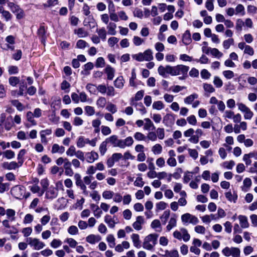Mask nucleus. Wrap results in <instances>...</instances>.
I'll list each match as a JSON object with an SVG mask.
<instances>
[{
	"label": "nucleus",
	"mask_w": 257,
	"mask_h": 257,
	"mask_svg": "<svg viewBox=\"0 0 257 257\" xmlns=\"http://www.w3.org/2000/svg\"><path fill=\"white\" fill-rule=\"evenodd\" d=\"M198 97V94L196 93L191 94L189 96L186 97L185 98H184V102L186 104H190L191 103H192L194 99L197 98Z\"/></svg>",
	"instance_id": "36"
},
{
	"label": "nucleus",
	"mask_w": 257,
	"mask_h": 257,
	"mask_svg": "<svg viewBox=\"0 0 257 257\" xmlns=\"http://www.w3.org/2000/svg\"><path fill=\"white\" fill-rule=\"evenodd\" d=\"M74 33L76 34L79 38H85L88 35V32L85 30L83 28H80L78 29H75Z\"/></svg>",
	"instance_id": "18"
},
{
	"label": "nucleus",
	"mask_w": 257,
	"mask_h": 257,
	"mask_svg": "<svg viewBox=\"0 0 257 257\" xmlns=\"http://www.w3.org/2000/svg\"><path fill=\"white\" fill-rule=\"evenodd\" d=\"M26 154V151L25 150H21L18 155V163H17V167L21 166L23 163L24 158L23 157Z\"/></svg>",
	"instance_id": "42"
},
{
	"label": "nucleus",
	"mask_w": 257,
	"mask_h": 257,
	"mask_svg": "<svg viewBox=\"0 0 257 257\" xmlns=\"http://www.w3.org/2000/svg\"><path fill=\"white\" fill-rule=\"evenodd\" d=\"M132 41L136 46H139L145 43V40L138 36H134Z\"/></svg>",
	"instance_id": "34"
},
{
	"label": "nucleus",
	"mask_w": 257,
	"mask_h": 257,
	"mask_svg": "<svg viewBox=\"0 0 257 257\" xmlns=\"http://www.w3.org/2000/svg\"><path fill=\"white\" fill-rule=\"evenodd\" d=\"M238 218L241 228H246L249 227V223L246 216L240 215L238 216Z\"/></svg>",
	"instance_id": "13"
},
{
	"label": "nucleus",
	"mask_w": 257,
	"mask_h": 257,
	"mask_svg": "<svg viewBox=\"0 0 257 257\" xmlns=\"http://www.w3.org/2000/svg\"><path fill=\"white\" fill-rule=\"evenodd\" d=\"M181 231H182V239L185 241L187 242L189 241L190 239V235L188 233V231L185 228H182L181 229Z\"/></svg>",
	"instance_id": "45"
},
{
	"label": "nucleus",
	"mask_w": 257,
	"mask_h": 257,
	"mask_svg": "<svg viewBox=\"0 0 257 257\" xmlns=\"http://www.w3.org/2000/svg\"><path fill=\"white\" fill-rule=\"evenodd\" d=\"M114 195V192L110 190H105L102 193V197L105 199H111Z\"/></svg>",
	"instance_id": "49"
},
{
	"label": "nucleus",
	"mask_w": 257,
	"mask_h": 257,
	"mask_svg": "<svg viewBox=\"0 0 257 257\" xmlns=\"http://www.w3.org/2000/svg\"><path fill=\"white\" fill-rule=\"evenodd\" d=\"M203 135V131L201 128H197L194 131L193 128H190L184 132L185 137L190 138L188 141L194 144L199 142V138Z\"/></svg>",
	"instance_id": "2"
},
{
	"label": "nucleus",
	"mask_w": 257,
	"mask_h": 257,
	"mask_svg": "<svg viewBox=\"0 0 257 257\" xmlns=\"http://www.w3.org/2000/svg\"><path fill=\"white\" fill-rule=\"evenodd\" d=\"M222 74L223 76L228 79H232L234 77V74L233 71L231 70H225L223 71Z\"/></svg>",
	"instance_id": "61"
},
{
	"label": "nucleus",
	"mask_w": 257,
	"mask_h": 257,
	"mask_svg": "<svg viewBox=\"0 0 257 257\" xmlns=\"http://www.w3.org/2000/svg\"><path fill=\"white\" fill-rule=\"evenodd\" d=\"M104 221L110 228L114 227L116 223L113 218H112L111 216L109 215H105L104 217Z\"/></svg>",
	"instance_id": "26"
},
{
	"label": "nucleus",
	"mask_w": 257,
	"mask_h": 257,
	"mask_svg": "<svg viewBox=\"0 0 257 257\" xmlns=\"http://www.w3.org/2000/svg\"><path fill=\"white\" fill-rule=\"evenodd\" d=\"M156 134L160 140H163L165 138V131L163 128L158 127L156 130Z\"/></svg>",
	"instance_id": "56"
},
{
	"label": "nucleus",
	"mask_w": 257,
	"mask_h": 257,
	"mask_svg": "<svg viewBox=\"0 0 257 257\" xmlns=\"http://www.w3.org/2000/svg\"><path fill=\"white\" fill-rule=\"evenodd\" d=\"M3 167L8 170L15 169L16 168V163L15 162H4L3 164Z\"/></svg>",
	"instance_id": "37"
},
{
	"label": "nucleus",
	"mask_w": 257,
	"mask_h": 257,
	"mask_svg": "<svg viewBox=\"0 0 257 257\" xmlns=\"http://www.w3.org/2000/svg\"><path fill=\"white\" fill-rule=\"evenodd\" d=\"M27 242L35 250H40L45 246L44 243L36 238H28Z\"/></svg>",
	"instance_id": "7"
},
{
	"label": "nucleus",
	"mask_w": 257,
	"mask_h": 257,
	"mask_svg": "<svg viewBox=\"0 0 257 257\" xmlns=\"http://www.w3.org/2000/svg\"><path fill=\"white\" fill-rule=\"evenodd\" d=\"M133 105L137 107V110L139 111L142 114H145L147 113V110L142 102L133 103Z\"/></svg>",
	"instance_id": "32"
},
{
	"label": "nucleus",
	"mask_w": 257,
	"mask_h": 257,
	"mask_svg": "<svg viewBox=\"0 0 257 257\" xmlns=\"http://www.w3.org/2000/svg\"><path fill=\"white\" fill-rule=\"evenodd\" d=\"M107 144L109 143L113 145L114 147H117V144L118 142L119 139L116 135H112L110 137L107 138L105 140Z\"/></svg>",
	"instance_id": "20"
},
{
	"label": "nucleus",
	"mask_w": 257,
	"mask_h": 257,
	"mask_svg": "<svg viewBox=\"0 0 257 257\" xmlns=\"http://www.w3.org/2000/svg\"><path fill=\"white\" fill-rule=\"evenodd\" d=\"M64 242L67 243L69 246L72 248L75 247L78 244L77 242L72 238H66Z\"/></svg>",
	"instance_id": "55"
},
{
	"label": "nucleus",
	"mask_w": 257,
	"mask_h": 257,
	"mask_svg": "<svg viewBox=\"0 0 257 257\" xmlns=\"http://www.w3.org/2000/svg\"><path fill=\"white\" fill-rule=\"evenodd\" d=\"M131 238L132 239L134 245L137 248H140L141 245L139 234L133 233L131 235Z\"/></svg>",
	"instance_id": "21"
},
{
	"label": "nucleus",
	"mask_w": 257,
	"mask_h": 257,
	"mask_svg": "<svg viewBox=\"0 0 257 257\" xmlns=\"http://www.w3.org/2000/svg\"><path fill=\"white\" fill-rule=\"evenodd\" d=\"M203 88L205 92L207 93H213L215 91V88L213 87V86L210 84L208 83H204L203 84Z\"/></svg>",
	"instance_id": "51"
},
{
	"label": "nucleus",
	"mask_w": 257,
	"mask_h": 257,
	"mask_svg": "<svg viewBox=\"0 0 257 257\" xmlns=\"http://www.w3.org/2000/svg\"><path fill=\"white\" fill-rule=\"evenodd\" d=\"M152 107L154 109L160 110L164 108L165 105L162 101L158 100L153 102Z\"/></svg>",
	"instance_id": "33"
},
{
	"label": "nucleus",
	"mask_w": 257,
	"mask_h": 257,
	"mask_svg": "<svg viewBox=\"0 0 257 257\" xmlns=\"http://www.w3.org/2000/svg\"><path fill=\"white\" fill-rule=\"evenodd\" d=\"M124 79L122 76L118 77L114 81V85L115 87L122 89L124 85Z\"/></svg>",
	"instance_id": "24"
},
{
	"label": "nucleus",
	"mask_w": 257,
	"mask_h": 257,
	"mask_svg": "<svg viewBox=\"0 0 257 257\" xmlns=\"http://www.w3.org/2000/svg\"><path fill=\"white\" fill-rule=\"evenodd\" d=\"M38 35L41 37L42 42L45 41L46 38V30L44 26H41L38 31Z\"/></svg>",
	"instance_id": "47"
},
{
	"label": "nucleus",
	"mask_w": 257,
	"mask_h": 257,
	"mask_svg": "<svg viewBox=\"0 0 257 257\" xmlns=\"http://www.w3.org/2000/svg\"><path fill=\"white\" fill-rule=\"evenodd\" d=\"M107 143L105 141L102 142L99 148V152L102 156H103L107 151Z\"/></svg>",
	"instance_id": "50"
},
{
	"label": "nucleus",
	"mask_w": 257,
	"mask_h": 257,
	"mask_svg": "<svg viewBox=\"0 0 257 257\" xmlns=\"http://www.w3.org/2000/svg\"><path fill=\"white\" fill-rule=\"evenodd\" d=\"M191 41L190 32L189 30H186L183 35L182 42L185 45H187L190 44Z\"/></svg>",
	"instance_id": "17"
},
{
	"label": "nucleus",
	"mask_w": 257,
	"mask_h": 257,
	"mask_svg": "<svg viewBox=\"0 0 257 257\" xmlns=\"http://www.w3.org/2000/svg\"><path fill=\"white\" fill-rule=\"evenodd\" d=\"M95 66L96 67H103L105 66V60L103 57H98L95 63Z\"/></svg>",
	"instance_id": "60"
},
{
	"label": "nucleus",
	"mask_w": 257,
	"mask_h": 257,
	"mask_svg": "<svg viewBox=\"0 0 257 257\" xmlns=\"http://www.w3.org/2000/svg\"><path fill=\"white\" fill-rule=\"evenodd\" d=\"M188 122L192 125H196L197 124V119L195 115H191L187 117Z\"/></svg>",
	"instance_id": "63"
},
{
	"label": "nucleus",
	"mask_w": 257,
	"mask_h": 257,
	"mask_svg": "<svg viewBox=\"0 0 257 257\" xmlns=\"http://www.w3.org/2000/svg\"><path fill=\"white\" fill-rule=\"evenodd\" d=\"M144 95V91L143 90H140L138 91L135 94V96L134 98H132L131 100V104H133V103H135L134 101H139L141 100Z\"/></svg>",
	"instance_id": "35"
},
{
	"label": "nucleus",
	"mask_w": 257,
	"mask_h": 257,
	"mask_svg": "<svg viewBox=\"0 0 257 257\" xmlns=\"http://www.w3.org/2000/svg\"><path fill=\"white\" fill-rule=\"evenodd\" d=\"M133 59L139 62L150 61L154 58L153 52L150 49H147L143 53L140 52L132 55Z\"/></svg>",
	"instance_id": "4"
},
{
	"label": "nucleus",
	"mask_w": 257,
	"mask_h": 257,
	"mask_svg": "<svg viewBox=\"0 0 257 257\" xmlns=\"http://www.w3.org/2000/svg\"><path fill=\"white\" fill-rule=\"evenodd\" d=\"M235 15L240 14L241 16H243L245 14L244 8L241 4H238L235 10Z\"/></svg>",
	"instance_id": "40"
},
{
	"label": "nucleus",
	"mask_w": 257,
	"mask_h": 257,
	"mask_svg": "<svg viewBox=\"0 0 257 257\" xmlns=\"http://www.w3.org/2000/svg\"><path fill=\"white\" fill-rule=\"evenodd\" d=\"M191 214L188 213H185L181 216V220L184 224L190 223Z\"/></svg>",
	"instance_id": "43"
},
{
	"label": "nucleus",
	"mask_w": 257,
	"mask_h": 257,
	"mask_svg": "<svg viewBox=\"0 0 257 257\" xmlns=\"http://www.w3.org/2000/svg\"><path fill=\"white\" fill-rule=\"evenodd\" d=\"M151 227L155 229L156 231L161 232L162 227L160 221L158 219L153 220L151 224Z\"/></svg>",
	"instance_id": "30"
},
{
	"label": "nucleus",
	"mask_w": 257,
	"mask_h": 257,
	"mask_svg": "<svg viewBox=\"0 0 257 257\" xmlns=\"http://www.w3.org/2000/svg\"><path fill=\"white\" fill-rule=\"evenodd\" d=\"M177 224L176 217L175 215H174L171 217L169 221V223L167 225L166 228L168 231L172 229V228L175 227Z\"/></svg>",
	"instance_id": "29"
},
{
	"label": "nucleus",
	"mask_w": 257,
	"mask_h": 257,
	"mask_svg": "<svg viewBox=\"0 0 257 257\" xmlns=\"http://www.w3.org/2000/svg\"><path fill=\"white\" fill-rule=\"evenodd\" d=\"M65 151V148L62 146H59L57 144H54L52 147L51 152L52 154L60 153L63 154Z\"/></svg>",
	"instance_id": "15"
},
{
	"label": "nucleus",
	"mask_w": 257,
	"mask_h": 257,
	"mask_svg": "<svg viewBox=\"0 0 257 257\" xmlns=\"http://www.w3.org/2000/svg\"><path fill=\"white\" fill-rule=\"evenodd\" d=\"M163 151L162 146L159 144H156L151 148V151L153 154L159 155L162 153Z\"/></svg>",
	"instance_id": "25"
},
{
	"label": "nucleus",
	"mask_w": 257,
	"mask_h": 257,
	"mask_svg": "<svg viewBox=\"0 0 257 257\" xmlns=\"http://www.w3.org/2000/svg\"><path fill=\"white\" fill-rule=\"evenodd\" d=\"M96 32L98 35L99 38L103 40H105L106 38V32L104 28H102L96 30Z\"/></svg>",
	"instance_id": "41"
},
{
	"label": "nucleus",
	"mask_w": 257,
	"mask_h": 257,
	"mask_svg": "<svg viewBox=\"0 0 257 257\" xmlns=\"http://www.w3.org/2000/svg\"><path fill=\"white\" fill-rule=\"evenodd\" d=\"M101 240V237L99 235L90 234L86 238V240L89 243L95 244Z\"/></svg>",
	"instance_id": "12"
},
{
	"label": "nucleus",
	"mask_w": 257,
	"mask_h": 257,
	"mask_svg": "<svg viewBox=\"0 0 257 257\" xmlns=\"http://www.w3.org/2000/svg\"><path fill=\"white\" fill-rule=\"evenodd\" d=\"M238 109L243 113L244 118L246 120H250L253 116V112L251 109L242 102H238L236 104Z\"/></svg>",
	"instance_id": "5"
},
{
	"label": "nucleus",
	"mask_w": 257,
	"mask_h": 257,
	"mask_svg": "<svg viewBox=\"0 0 257 257\" xmlns=\"http://www.w3.org/2000/svg\"><path fill=\"white\" fill-rule=\"evenodd\" d=\"M20 193L17 194V199H22L24 198H27L30 195L29 192L26 193L25 188L23 186L19 187Z\"/></svg>",
	"instance_id": "16"
},
{
	"label": "nucleus",
	"mask_w": 257,
	"mask_h": 257,
	"mask_svg": "<svg viewBox=\"0 0 257 257\" xmlns=\"http://www.w3.org/2000/svg\"><path fill=\"white\" fill-rule=\"evenodd\" d=\"M225 196L226 198L228 199V200H229V201H233L234 202H235L237 198L236 195H233L230 191L225 193Z\"/></svg>",
	"instance_id": "58"
},
{
	"label": "nucleus",
	"mask_w": 257,
	"mask_h": 257,
	"mask_svg": "<svg viewBox=\"0 0 257 257\" xmlns=\"http://www.w3.org/2000/svg\"><path fill=\"white\" fill-rule=\"evenodd\" d=\"M251 184L252 182L251 179L249 178H245L243 182V186L241 187L242 190L244 192L248 191Z\"/></svg>",
	"instance_id": "19"
},
{
	"label": "nucleus",
	"mask_w": 257,
	"mask_h": 257,
	"mask_svg": "<svg viewBox=\"0 0 257 257\" xmlns=\"http://www.w3.org/2000/svg\"><path fill=\"white\" fill-rule=\"evenodd\" d=\"M7 216L8 219L11 220V222H13L15 219V210L9 209L7 210Z\"/></svg>",
	"instance_id": "54"
},
{
	"label": "nucleus",
	"mask_w": 257,
	"mask_h": 257,
	"mask_svg": "<svg viewBox=\"0 0 257 257\" xmlns=\"http://www.w3.org/2000/svg\"><path fill=\"white\" fill-rule=\"evenodd\" d=\"M106 109L112 114L115 113L117 111L116 106L111 102L107 103L106 106Z\"/></svg>",
	"instance_id": "39"
},
{
	"label": "nucleus",
	"mask_w": 257,
	"mask_h": 257,
	"mask_svg": "<svg viewBox=\"0 0 257 257\" xmlns=\"http://www.w3.org/2000/svg\"><path fill=\"white\" fill-rule=\"evenodd\" d=\"M214 0H206L205 2V8L209 11H212L214 10Z\"/></svg>",
	"instance_id": "59"
},
{
	"label": "nucleus",
	"mask_w": 257,
	"mask_h": 257,
	"mask_svg": "<svg viewBox=\"0 0 257 257\" xmlns=\"http://www.w3.org/2000/svg\"><path fill=\"white\" fill-rule=\"evenodd\" d=\"M145 123L144 129L146 131L153 130L155 128V125L152 121L149 118L144 119Z\"/></svg>",
	"instance_id": "14"
},
{
	"label": "nucleus",
	"mask_w": 257,
	"mask_h": 257,
	"mask_svg": "<svg viewBox=\"0 0 257 257\" xmlns=\"http://www.w3.org/2000/svg\"><path fill=\"white\" fill-rule=\"evenodd\" d=\"M86 113L88 116H91L94 114L95 109L93 107L91 106H86L84 108Z\"/></svg>",
	"instance_id": "62"
},
{
	"label": "nucleus",
	"mask_w": 257,
	"mask_h": 257,
	"mask_svg": "<svg viewBox=\"0 0 257 257\" xmlns=\"http://www.w3.org/2000/svg\"><path fill=\"white\" fill-rule=\"evenodd\" d=\"M175 118L172 114H166L163 119V123L166 126H171L174 123Z\"/></svg>",
	"instance_id": "9"
},
{
	"label": "nucleus",
	"mask_w": 257,
	"mask_h": 257,
	"mask_svg": "<svg viewBox=\"0 0 257 257\" xmlns=\"http://www.w3.org/2000/svg\"><path fill=\"white\" fill-rule=\"evenodd\" d=\"M170 214V210H166L163 212V214L161 216L160 218L162 220V222H163V223L164 224H166L167 220L169 217Z\"/></svg>",
	"instance_id": "44"
},
{
	"label": "nucleus",
	"mask_w": 257,
	"mask_h": 257,
	"mask_svg": "<svg viewBox=\"0 0 257 257\" xmlns=\"http://www.w3.org/2000/svg\"><path fill=\"white\" fill-rule=\"evenodd\" d=\"M213 82L217 88H220L223 85V82L218 76H214Z\"/></svg>",
	"instance_id": "52"
},
{
	"label": "nucleus",
	"mask_w": 257,
	"mask_h": 257,
	"mask_svg": "<svg viewBox=\"0 0 257 257\" xmlns=\"http://www.w3.org/2000/svg\"><path fill=\"white\" fill-rule=\"evenodd\" d=\"M157 211L165 209L168 206L167 203L164 201H160L156 205Z\"/></svg>",
	"instance_id": "57"
},
{
	"label": "nucleus",
	"mask_w": 257,
	"mask_h": 257,
	"mask_svg": "<svg viewBox=\"0 0 257 257\" xmlns=\"http://www.w3.org/2000/svg\"><path fill=\"white\" fill-rule=\"evenodd\" d=\"M86 161L89 163H92L98 159V154L94 152L91 151L86 154Z\"/></svg>",
	"instance_id": "10"
},
{
	"label": "nucleus",
	"mask_w": 257,
	"mask_h": 257,
	"mask_svg": "<svg viewBox=\"0 0 257 257\" xmlns=\"http://www.w3.org/2000/svg\"><path fill=\"white\" fill-rule=\"evenodd\" d=\"M88 142V139H85L82 136L79 137L77 141V146L79 148H82L85 147Z\"/></svg>",
	"instance_id": "22"
},
{
	"label": "nucleus",
	"mask_w": 257,
	"mask_h": 257,
	"mask_svg": "<svg viewBox=\"0 0 257 257\" xmlns=\"http://www.w3.org/2000/svg\"><path fill=\"white\" fill-rule=\"evenodd\" d=\"M91 208L93 210L94 215L97 217V218L100 217L102 212V211L100 210L98 206L92 204L90 205Z\"/></svg>",
	"instance_id": "28"
},
{
	"label": "nucleus",
	"mask_w": 257,
	"mask_h": 257,
	"mask_svg": "<svg viewBox=\"0 0 257 257\" xmlns=\"http://www.w3.org/2000/svg\"><path fill=\"white\" fill-rule=\"evenodd\" d=\"M105 72L107 74V79L112 80L114 75V69L109 65H107L105 69Z\"/></svg>",
	"instance_id": "23"
},
{
	"label": "nucleus",
	"mask_w": 257,
	"mask_h": 257,
	"mask_svg": "<svg viewBox=\"0 0 257 257\" xmlns=\"http://www.w3.org/2000/svg\"><path fill=\"white\" fill-rule=\"evenodd\" d=\"M106 103V99L105 97H99L96 102V104L98 108H103L105 106Z\"/></svg>",
	"instance_id": "31"
},
{
	"label": "nucleus",
	"mask_w": 257,
	"mask_h": 257,
	"mask_svg": "<svg viewBox=\"0 0 257 257\" xmlns=\"http://www.w3.org/2000/svg\"><path fill=\"white\" fill-rule=\"evenodd\" d=\"M222 254L225 256L240 257V250L235 247H225L222 250Z\"/></svg>",
	"instance_id": "6"
},
{
	"label": "nucleus",
	"mask_w": 257,
	"mask_h": 257,
	"mask_svg": "<svg viewBox=\"0 0 257 257\" xmlns=\"http://www.w3.org/2000/svg\"><path fill=\"white\" fill-rule=\"evenodd\" d=\"M166 254L169 257H179V254L177 250L174 249L170 251L166 250Z\"/></svg>",
	"instance_id": "64"
},
{
	"label": "nucleus",
	"mask_w": 257,
	"mask_h": 257,
	"mask_svg": "<svg viewBox=\"0 0 257 257\" xmlns=\"http://www.w3.org/2000/svg\"><path fill=\"white\" fill-rule=\"evenodd\" d=\"M13 121L12 117H8L7 120L4 122L2 121L0 123V131L3 132V126H5V128L7 131H9L11 129V127L13 126Z\"/></svg>",
	"instance_id": "8"
},
{
	"label": "nucleus",
	"mask_w": 257,
	"mask_h": 257,
	"mask_svg": "<svg viewBox=\"0 0 257 257\" xmlns=\"http://www.w3.org/2000/svg\"><path fill=\"white\" fill-rule=\"evenodd\" d=\"M131 75V77L130 78L129 80V84L131 86L136 87L137 85L135 81V79H136V73L135 68L132 69Z\"/></svg>",
	"instance_id": "38"
},
{
	"label": "nucleus",
	"mask_w": 257,
	"mask_h": 257,
	"mask_svg": "<svg viewBox=\"0 0 257 257\" xmlns=\"http://www.w3.org/2000/svg\"><path fill=\"white\" fill-rule=\"evenodd\" d=\"M144 221L143 216H138L136 218V221L133 224V227L137 230H140L142 228V225L144 223Z\"/></svg>",
	"instance_id": "11"
},
{
	"label": "nucleus",
	"mask_w": 257,
	"mask_h": 257,
	"mask_svg": "<svg viewBox=\"0 0 257 257\" xmlns=\"http://www.w3.org/2000/svg\"><path fill=\"white\" fill-rule=\"evenodd\" d=\"M116 28V25L114 23H109L107 26V29L108 30V33L111 35H115L116 34L115 30Z\"/></svg>",
	"instance_id": "27"
},
{
	"label": "nucleus",
	"mask_w": 257,
	"mask_h": 257,
	"mask_svg": "<svg viewBox=\"0 0 257 257\" xmlns=\"http://www.w3.org/2000/svg\"><path fill=\"white\" fill-rule=\"evenodd\" d=\"M189 69L188 66L182 64L175 66L166 65L165 67L161 65L158 67V72L163 77H166L167 74H170L171 76L181 75L179 79L183 80L187 77Z\"/></svg>",
	"instance_id": "1"
},
{
	"label": "nucleus",
	"mask_w": 257,
	"mask_h": 257,
	"mask_svg": "<svg viewBox=\"0 0 257 257\" xmlns=\"http://www.w3.org/2000/svg\"><path fill=\"white\" fill-rule=\"evenodd\" d=\"M146 139H148V140L155 142L157 139V136L155 132H149L146 136Z\"/></svg>",
	"instance_id": "53"
},
{
	"label": "nucleus",
	"mask_w": 257,
	"mask_h": 257,
	"mask_svg": "<svg viewBox=\"0 0 257 257\" xmlns=\"http://www.w3.org/2000/svg\"><path fill=\"white\" fill-rule=\"evenodd\" d=\"M234 44V40L232 38H229L224 40L223 42V46L225 49H228L231 45Z\"/></svg>",
	"instance_id": "48"
},
{
	"label": "nucleus",
	"mask_w": 257,
	"mask_h": 257,
	"mask_svg": "<svg viewBox=\"0 0 257 257\" xmlns=\"http://www.w3.org/2000/svg\"><path fill=\"white\" fill-rule=\"evenodd\" d=\"M158 237L156 234H150L147 236L143 242V248L149 250H152L157 243Z\"/></svg>",
	"instance_id": "3"
},
{
	"label": "nucleus",
	"mask_w": 257,
	"mask_h": 257,
	"mask_svg": "<svg viewBox=\"0 0 257 257\" xmlns=\"http://www.w3.org/2000/svg\"><path fill=\"white\" fill-rule=\"evenodd\" d=\"M134 137L136 140L138 141H145L146 136L141 132H136L134 135Z\"/></svg>",
	"instance_id": "46"
}]
</instances>
